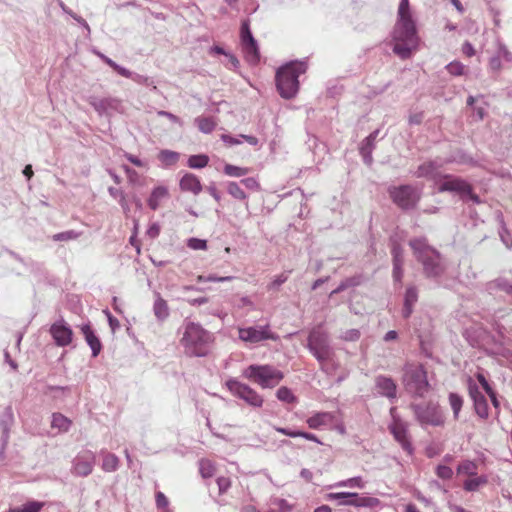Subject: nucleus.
I'll return each mask as SVG.
<instances>
[{"label":"nucleus","mask_w":512,"mask_h":512,"mask_svg":"<svg viewBox=\"0 0 512 512\" xmlns=\"http://www.w3.org/2000/svg\"><path fill=\"white\" fill-rule=\"evenodd\" d=\"M393 52L402 59H408L417 47L418 36L409 7V0H400L398 19L393 30Z\"/></svg>","instance_id":"f257e3e1"},{"label":"nucleus","mask_w":512,"mask_h":512,"mask_svg":"<svg viewBox=\"0 0 512 512\" xmlns=\"http://www.w3.org/2000/svg\"><path fill=\"white\" fill-rule=\"evenodd\" d=\"M413 254L423 267L424 275L429 279L437 280L447 271L448 264L442 254L429 245L424 237L414 238L409 241Z\"/></svg>","instance_id":"f03ea898"},{"label":"nucleus","mask_w":512,"mask_h":512,"mask_svg":"<svg viewBox=\"0 0 512 512\" xmlns=\"http://www.w3.org/2000/svg\"><path fill=\"white\" fill-rule=\"evenodd\" d=\"M180 344L186 355L190 357H205L209 354L214 342V335L199 323L185 320L180 330Z\"/></svg>","instance_id":"7ed1b4c3"},{"label":"nucleus","mask_w":512,"mask_h":512,"mask_svg":"<svg viewBox=\"0 0 512 512\" xmlns=\"http://www.w3.org/2000/svg\"><path fill=\"white\" fill-rule=\"evenodd\" d=\"M307 70L306 61H291L281 66L276 72V87L284 99H292L299 90V76Z\"/></svg>","instance_id":"20e7f679"},{"label":"nucleus","mask_w":512,"mask_h":512,"mask_svg":"<svg viewBox=\"0 0 512 512\" xmlns=\"http://www.w3.org/2000/svg\"><path fill=\"white\" fill-rule=\"evenodd\" d=\"M307 349L320 364L323 372H329L328 361H333L335 351L330 343V337L322 326H316L309 332L307 337Z\"/></svg>","instance_id":"39448f33"},{"label":"nucleus","mask_w":512,"mask_h":512,"mask_svg":"<svg viewBox=\"0 0 512 512\" xmlns=\"http://www.w3.org/2000/svg\"><path fill=\"white\" fill-rule=\"evenodd\" d=\"M402 383L407 393L422 398L430 390L427 372L421 364L407 363L403 367Z\"/></svg>","instance_id":"423d86ee"},{"label":"nucleus","mask_w":512,"mask_h":512,"mask_svg":"<svg viewBox=\"0 0 512 512\" xmlns=\"http://www.w3.org/2000/svg\"><path fill=\"white\" fill-rule=\"evenodd\" d=\"M436 190L439 193L457 194L463 201L470 200L474 204L481 203L479 196L473 192L472 185L465 179L452 174H444Z\"/></svg>","instance_id":"0eeeda50"},{"label":"nucleus","mask_w":512,"mask_h":512,"mask_svg":"<svg viewBox=\"0 0 512 512\" xmlns=\"http://www.w3.org/2000/svg\"><path fill=\"white\" fill-rule=\"evenodd\" d=\"M244 376L262 388H272L283 379V373L270 365H250L244 370Z\"/></svg>","instance_id":"6e6552de"},{"label":"nucleus","mask_w":512,"mask_h":512,"mask_svg":"<svg viewBox=\"0 0 512 512\" xmlns=\"http://www.w3.org/2000/svg\"><path fill=\"white\" fill-rule=\"evenodd\" d=\"M388 193L393 203L402 210L414 209L421 199V190L409 184L390 187Z\"/></svg>","instance_id":"1a4fd4ad"},{"label":"nucleus","mask_w":512,"mask_h":512,"mask_svg":"<svg viewBox=\"0 0 512 512\" xmlns=\"http://www.w3.org/2000/svg\"><path fill=\"white\" fill-rule=\"evenodd\" d=\"M416 420L421 426H442L445 422L440 406L434 402L411 404Z\"/></svg>","instance_id":"9d476101"},{"label":"nucleus","mask_w":512,"mask_h":512,"mask_svg":"<svg viewBox=\"0 0 512 512\" xmlns=\"http://www.w3.org/2000/svg\"><path fill=\"white\" fill-rule=\"evenodd\" d=\"M238 337L248 344H257L266 340L277 341L279 339V336L271 330L269 324L240 327L238 328Z\"/></svg>","instance_id":"9b49d317"},{"label":"nucleus","mask_w":512,"mask_h":512,"mask_svg":"<svg viewBox=\"0 0 512 512\" xmlns=\"http://www.w3.org/2000/svg\"><path fill=\"white\" fill-rule=\"evenodd\" d=\"M226 386L235 397L245 401L248 405L255 408L263 405V397L247 384L241 383L236 379H229L226 382Z\"/></svg>","instance_id":"f8f14e48"},{"label":"nucleus","mask_w":512,"mask_h":512,"mask_svg":"<svg viewBox=\"0 0 512 512\" xmlns=\"http://www.w3.org/2000/svg\"><path fill=\"white\" fill-rule=\"evenodd\" d=\"M450 162H451V160L443 161L441 159H435V160H430V161L424 162L418 166L414 175L417 178H427V179L431 180L434 183L435 187H437L441 178L444 175L440 172V169L443 167V165L445 163H450Z\"/></svg>","instance_id":"ddd939ff"},{"label":"nucleus","mask_w":512,"mask_h":512,"mask_svg":"<svg viewBox=\"0 0 512 512\" xmlns=\"http://www.w3.org/2000/svg\"><path fill=\"white\" fill-rule=\"evenodd\" d=\"M49 333L58 347H66L72 343L73 331L62 317L50 326Z\"/></svg>","instance_id":"4468645a"},{"label":"nucleus","mask_w":512,"mask_h":512,"mask_svg":"<svg viewBox=\"0 0 512 512\" xmlns=\"http://www.w3.org/2000/svg\"><path fill=\"white\" fill-rule=\"evenodd\" d=\"M468 393L473 401L474 411L481 419H487L489 417V406L486 397L480 392L477 384L472 380L468 379Z\"/></svg>","instance_id":"2eb2a0df"},{"label":"nucleus","mask_w":512,"mask_h":512,"mask_svg":"<svg viewBox=\"0 0 512 512\" xmlns=\"http://www.w3.org/2000/svg\"><path fill=\"white\" fill-rule=\"evenodd\" d=\"M95 454L91 451L79 453L73 460L72 473L76 476L86 477L93 471Z\"/></svg>","instance_id":"dca6fc26"},{"label":"nucleus","mask_w":512,"mask_h":512,"mask_svg":"<svg viewBox=\"0 0 512 512\" xmlns=\"http://www.w3.org/2000/svg\"><path fill=\"white\" fill-rule=\"evenodd\" d=\"M389 430L395 440L401 445L402 449L406 451L407 454L412 455L414 449L408 435L407 426L401 420H394L389 426Z\"/></svg>","instance_id":"f3484780"},{"label":"nucleus","mask_w":512,"mask_h":512,"mask_svg":"<svg viewBox=\"0 0 512 512\" xmlns=\"http://www.w3.org/2000/svg\"><path fill=\"white\" fill-rule=\"evenodd\" d=\"M89 104L100 115H110L112 112L117 111L120 106V101L116 98H98L90 97Z\"/></svg>","instance_id":"a211bd4d"},{"label":"nucleus","mask_w":512,"mask_h":512,"mask_svg":"<svg viewBox=\"0 0 512 512\" xmlns=\"http://www.w3.org/2000/svg\"><path fill=\"white\" fill-rule=\"evenodd\" d=\"M13 424H14L13 409L9 405L4 408V410L0 416V428L2 430V435H1L2 451L5 450V448L8 444L10 430H11V427L13 426Z\"/></svg>","instance_id":"6ab92c4d"},{"label":"nucleus","mask_w":512,"mask_h":512,"mask_svg":"<svg viewBox=\"0 0 512 512\" xmlns=\"http://www.w3.org/2000/svg\"><path fill=\"white\" fill-rule=\"evenodd\" d=\"M375 386L378 393L382 396H385L390 400L396 398L397 386L392 378L379 375L375 379Z\"/></svg>","instance_id":"aec40b11"},{"label":"nucleus","mask_w":512,"mask_h":512,"mask_svg":"<svg viewBox=\"0 0 512 512\" xmlns=\"http://www.w3.org/2000/svg\"><path fill=\"white\" fill-rule=\"evenodd\" d=\"M378 134L379 130H375L370 133L365 139L362 140L359 147V152L363 158V162L368 166H371L373 163L372 152L375 149V143Z\"/></svg>","instance_id":"412c9836"},{"label":"nucleus","mask_w":512,"mask_h":512,"mask_svg":"<svg viewBox=\"0 0 512 512\" xmlns=\"http://www.w3.org/2000/svg\"><path fill=\"white\" fill-rule=\"evenodd\" d=\"M334 414L331 412H317L307 418L306 423L311 429H321L329 426L334 421Z\"/></svg>","instance_id":"4be33fe9"},{"label":"nucleus","mask_w":512,"mask_h":512,"mask_svg":"<svg viewBox=\"0 0 512 512\" xmlns=\"http://www.w3.org/2000/svg\"><path fill=\"white\" fill-rule=\"evenodd\" d=\"M153 313L158 322H164L170 316L168 303L159 292H154Z\"/></svg>","instance_id":"5701e85b"},{"label":"nucleus","mask_w":512,"mask_h":512,"mask_svg":"<svg viewBox=\"0 0 512 512\" xmlns=\"http://www.w3.org/2000/svg\"><path fill=\"white\" fill-rule=\"evenodd\" d=\"M180 189L198 195L202 191L200 179L193 173H185L180 179Z\"/></svg>","instance_id":"b1692460"},{"label":"nucleus","mask_w":512,"mask_h":512,"mask_svg":"<svg viewBox=\"0 0 512 512\" xmlns=\"http://www.w3.org/2000/svg\"><path fill=\"white\" fill-rule=\"evenodd\" d=\"M418 301V289L416 286H409L406 289L405 295H404V304L402 309V316L403 318L407 319L411 316L413 313L414 305Z\"/></svg>","instance_id":"393cba45"},{"label":"nucleus","mask_w":512,"mask_h":512,"mask_svg":"<svg viewBox=\"0 0 512 512\" xmlns=\"http://www.w3.org/2000/svg\"><path fill=\"white\" fill-rule=\"evenodd\" d=\"M81 331L84 335V338L89 345V347L92 350V356L96 357L99 355L102 349V344L99 340V338L95 335L94 331L92 330L91 326L89 324H84L81 327Z\"/></svg>","instance_id":"a878e982"},{"label":"nucleus","mask_w":512,"mask_h":512,"mask_svg":"<svg viewBox=\"0 0 512 512\" xmlns=\"http://www.w3.org/2000/svg\"><path fill=\"white\" fill-rule=\"evenodd\" d=\"M486 290L490 294L500 290L505 292L507 295L512 296V282L505 277H498L486 284Z\"/></svg>","instance_id":"bb28decb"},{"label":"nucleus","mask_w":512,"mask_h":512,"mask_svg":"<svg viewBox=\"0 0 512 512\" xmlns=\"http://www.w3.org/2000/svg\"><path fill=\"white\" fill-rule=\"evenodd\" d=\"M168 195L169 192L165 186L155 187L147 200L149 208L154 211L157 210L160 206L161 201L167 198Z\"/></svg>","instance_id":"cd10ccee"},{"label":"nucleus","mask_w":512,"mask_h":512,"mask_svg":"<svg viewBox=\"0 0 512 512\" xmlns=\"http://www.w3.org/2000/svg\"><path fill=\"white\" fill-rule=\"evenodd\" d=\"M347 496L352 498V501H350L349 503L351 504L350 506L354 507L373 508L380 503L378 498L359 495L358 493H352V495Z\"/></svg>","instance_id":"c85d7f7f"},{"label":"nucleus","mask_w":512,"mask_h":512,"mask_svg":"<svg viewBox=\"0 0 512 512\" xmlns=\"http://www.w3.org/2000/svg\"><path fill=\"white\" fill-rule=\"evenodd\" d=\"M242 50L245 54L246 60L251 64H256L260 60L259 46L256 40L252 43H243Z\"/></svg>","instance_id":"c756f323"},{"label":"nucleus","mask_w":512,"mask_h":512,"mask_svg":"<svg viewBox=\"0 0 512 512\" xmlns=\"http://www.w3.org/2000/svg\"><path fill=\"white\" fill-rule=\"evenodd\" d=\"M194 124L200 132L210 134L216 127V122L212 117L199 116L194 119Z\"/></svg>","instance_id":"7c9ffc66"},{"label":"nucleus","mask_w":512,"mask_h":512,"mask_svg":"<svg viewBox=\"0 0 512 512\" xmlns=\"http://www.w3.org/2000/svg\"><path fill=\"white\" fill-rule=\"evenodd\" d=\"M101 454H103L102 469L105 472H114L119 468L120 460L118 456L104 451H101Z\"/></svg>","instance_id":"2f4dec72"},{"label":"nucleus","mask_w":512,"mask_h":512,"mask_svg":"<svg viewBox=\"0 0 512 512\" xmlns=\"http://www.w3.org/2000/svg\"><path fill=\"white\" fill-rule=\"evenodd\" d=\"M158 158L165 167H170L178 162L180 154L178 152L165 149L160 151Z\"/></svg>","instance_id":"473e14b6"},{"label":"nucleus","mask_w":512,"mask_h":512,"mask_svg":"<svg viewBox=\"0 0 512 512\" xmlns=\"http://www.w3.org/2000/svg\"><path fill=\"white\" fill-rule=\"evenodd\" d=\"M51 426L52 428H57L60 432H67L71 426V421L61 413H54Z\"/></svg>","instance_id":"72a5a7b5"},{"label":"nucleus","mask_w":512,"mask_h":512,"mask_svg":"<svg viewBox=\"0 0 512 512\" xmlns=\"http://www.w3.org/2000/svg\"><path fill=\"white\" fill-rule=\"evenodd\" d=\"M45 503L40 501H28L20 507L10 508L6 512H40Z\"/></svg>","instance_id":"f704fd0d"},{"label":"nucleus","mask_w":512,"mask_h":512,"mask_svg":"<svg viewBox=\"0 0 512 512\" xmlns=\"http://www.w3.org/2000/svg\"><path fill=\"white\" fill-rule=\"evenodd\" d=\"M488 482L487 476H478L472 479H467L463 483V488L467 492H474L479 489L480 486L486 485Z\"/></svg>","instance_id":"c9c22d12"},{"label":"nucleus","mask_w":512,"mask_h":512,"mask_svg":"<svg viewBox=\"0 0 512 512\" xmlns=\"http://www.w3.org/2000/svg\"><path fill=\"white\" fill-rule=\"evenodd\" d=\"M227 192L233 198L244 201L247 199V194L241 187L240 182L230 181L227 183Z\"/></svg>","instance_id":"e433bc0d"},{"label":"nucleus","mask_w":512,"mask_h":512,"mask_svg":"<svg viewBox=\"0 0 512 512\" xmlns=\"http://www.w3.org/2000/svg\"><path fill=\"white\" fill-rule=\"evenodd\" d=\"M209 157L205 154L191 155L187 165L192 169H201L208 165Z\"/></svg>","instance_id":"4c0bfd02"},{"label":"nucleus","mask_w":512,"mask_h":512,"mask_svg":"<svg viewBox=\"0 0 512 512\" xmlns=\"http://www.w3.org/2000/svg\"><path fill=\"white\" fill-rule=\"evenodd\" d=\"M448 399L451 409L453 411V417L454 419H458L459 413L463 406V398L459 394L451 392L448 396Z\"/></svg>","instance_id":"58836bf2"},{"label":"nucleus","mask_w":512,"mask_h":512,"mask_svg":"<svg viewBox=\"0 0 512 512\" xmlns=\"http://www.w3.org/2000/svg\"><path fill=\"white\" fill-rule=\"evenodd\" d=\"M478 466L474 461L464 460L457 467L458 474H465L468 476H475L477 474Z\"/></svg>","instance_id":"ea45409f"},{"label":"nucleus","mask_w":512,"mask_h":512,"mask_svg":"<svg viewBox=\"0 0 512 512\" xmlns=\"http://www.w3.org/2000/svg\"><path fill=\"white\" fill-rule=\"evenodd\" d=\"M347 495H352V492L328 493L326 498L329 501H337L338 505L350 506L351 504L349 502L352 501V498Z\"/></svg>","instance_id":"a19ab883"},{"label":"nucleus","mask_w":512,"mask_h":512,"mask_svg":"<svg viewBox=\"0 0 512 512\" xmlns=\"http://www.w3.org/2000/svg\"><path fill=\"white\" fill-rule=\"evenodd\" d=\"M95 53L104 63H106L109 67H111L119 75H129L127 68L120 66L115 61H113L111 58L107 57L106 55H104L101 52L97 51Z\"/></svg>","instance_id":"79ce46f5"},{"label":"nucleus","mask_w":512,"mask_h":512,"mask_svg":"<svg viewBox=\"0 0 512 512\" xmlns=\"http://www.w3.org/2000/svg\"><path fill=\"white\" fill-rule=\"evenodd\" d=\"M240 40L241 44L243 43H252V41L256 40L252 35L250 29V21L248 19L243 20L240 28Z\"/></svg>","instance_id":"37998d69"},{"label":"nucleus","mask_w":512,"mask_h":512,"mask_svg":"<svg viewBox=\"0 0 512 512\" xmlns=\"http://www.w3.org/2000/svg\"><path fill=\"white\" fill-rule=\"evenodd\" d=\"M81 234V232L75 230H67L54 234L52 236V240L55 242L76 240L81 236Z\"/></svg>","instance_id":"c03bdc74"},{"label":"nucleus","mask_w":512,"mask_h":512,"mask_svg":"<svg viewBox=\"0 0 512 512\" xmlns=\"http://www.w3.org/2000/svg\"><path fill=\"white\" fill-rule=\"evenodd\" d=\"M276 396L279 401H282L285 403H296L297 402V398L292 393L291 389H289L288 387H285V386L280 387L277 390Z\"/></svg>","instance_id":"a18cd8bd"},{"label":"nucleus","mask_w":512,"mask_h":512,"mask_svg":"<svg viewBox=\"0 0 512 512\" xmlns=\"http://www.w3.org/2000/svg\"><path fill=\"white\" fill-rule=\"evenodd\" d=\"M224 173L230 177H242L248 174L249 169L245 167H239L232 164H226L223 169Z\"/></svg>","instance_id":"49530a36"},{"label":"nucleus","mask_w":512,"mask_h":512,"mask_svg":"<svg viewBox=\"0 0 512 512\" xmlns=\"http://www.w3.org/2000/svg\"><path fill=\"white\" fill-rule=\"evenodd\" d=\"M335 487H349L362 489L365 487V482L363 481L362 477L356 476L336 483Z\"/></svg>","instance_id":"de8ad7c7"},{"label":"nucleus","mask_w":512,"mask_h":512,"mask_svg":"<svg viewBox=\"0 0 512 512\" xmlns=\"http://www.w3.org/2000/svg\"><path fill=\"white\" fill-rule=\"evenodd\" d=\"M199 470L203 478H210L214 475L215 468L210 460L202 459L199 462Z\"/></svg>","instance_id":"09e8293b"},{"label":"nucleus","mask_w":512,"mask_h":512,"mask_svg":"<svg viewBox=\"0 0 512 512\" xmlns=\"http://www.w3.org/2000/svg\"><path fill=\"white\" fill-rule=\"evenodd\" d=\"M496 53L501 58V60L503 59L507 63H512V52L509 51V49L503 42H501V41L497 42Z\"/></svg>","instance_id":"8fccbe9b"},{"label":"nucleus","mask_w":512,"mask_h":512,"mask_svg":"<svg viewBox=\"0 0 512 512\" xmlns=\"http://www.w3.org/2000/svg\"><path fill=\"white\" fill-rule=\"evenodd\" d=\"M391 254L393 258V264H404L403 248L398 243H393Z\"/></svg>","instance_id":"3c124183"},{"label":"nucleus","mask_w":512,"mask_h":512,"mask_svg":"<svg viewBox=\"0 0 512 512\" xmlns=\"http://www.w3.org/2000/svg\"><path fill=\"white\" fill-rule=\"evenodd\" d=\"M187 246L192 250H206L207 241L192 237L187 240Z\"/></svg>","instance_id":"603ef678"},{"label":"nucleus","mask_w":512,"mask_h":512,"mask_svg":"<svg viewBox=\"0 0 512 512\" xmlns=\"http://www.w3.org/2000/svg\"><path fill=\"white\" fill-rule=\"evenodd\" d=\"M232 279H233L232 276L217 277L215 275H209V276L199 275L197 277V282H199V283H203V282H228V281H231Z\"/></svg>","instance_id":"864d4df0"},{"label":"nucleus","mask_w":512,"mask_h":512,"mask_svg":"<svg viewBox=\"0 0 512 512\" xmlns=\"http://www.w3.org/2000/svg\"><path fill=\"white\" fill-rule=\"evenodd\" d=\"M435 472H436V475L443 480H449L453 476V470L449 466H446V465H438L436 467Z\"/></svg>","instance_id":"5fc2aeb1"},{"label":"nucleus","mask_w":512,"mask_h":512,"mask_svg":"<svg viewBox=\"0 0 512 512\" xmlns=\"http://www.w3.org/2000/svg\"><path fill=\"white\" fill-rule=\"evenodd\" d=\"M446 70L451 75L460 76L464 73V65L460 62L454 61L446 66Z\"/></svg>","instance_id":"6e6d98bb"},{"label":"nucleus","mask_w":512,"mask_h":512,"mask_svg":"<svg viewBox=\"0 0 512 512\" xmlns=\"http://www.w3.org/2000/svg\"><path fill=\"white\" fill-rule=\"evenodd\" d=\"M241 185H243L246 189L250 191H259L260 184L258 180L254 177H247L240 181Z\"/></svg>","instance_id":"4d7b16f0"},{"label":"nucleus","mask_w":512,"mask_h":512,"mask_svg":"<svg viewBox=\"0 0 512 512\" xmlns=\"http://www.w3.org/2000/svg\"><path fill=\"white\" fill-rule=\"evenodd\" d=\"M288 280V273H282L276 276L268 285V290H277L282 284Z\"/></svg>","instance_id":"13d9d810"},{"label":"nucleus","mask_w":512,"mask_h":512,"mask_svg":"<svg viewBox=\"0 0 512 512\" xmlns=\"http://www.w3.org/2000/svg\"><path fill=\"white\" fill-rule=\"evenodd\" d=\"M499 236L503 244L508 248L512 249V237L507 228L503 225L499 231Z\"/></svg>","instance_id":"bf43d9fd"},{"label":"nucleus","mask_w":512,"mask_h":512,"mask_svg":"<svg viewBox=\"0 0 512 512\" xmlns=\"http://www.w3.org/2000/svg\"><path fill=\"white\" fill-rule=\"evenodd\" d=\"M360 331L358 329H349L343 332L340 338L344 341H357L360 338Z\"/></svg>","instance_id":"052dcab7"},{"label":"nucleus","mask_w":512,"mask_h":512,"mask_svg":"<svg viewBox=\"0 0 512 512\" xmlns=\"http://www.w3.org/2000/svg\"><path fill=\"white\" fill-rule=\"evenodd\" d=\"M155 501H156L157 508L163 509V510L168 509L167 507H168L169 501L163 492L158 491L156 493Z\"/></svg>","instance_id":"680f3d73"},{"label":"nucleus","mask_w":512,"mask_h":512,"mask_svg":"<svg viewBox=\"0 0 512 512\" xmlns=\"http://www.w3.org/2000/svg\"><path fill=\"white\" fill-rule=\"evenodd\" d=\"M501 68H502L501 58L498 56L497 53H495V55L489 59V69L492 72L498 73V72H500Z\"/></svg>","instance_id":"e2e57ef3"},{"label":"nucleus","mask_w":512,"mask_h":512,"mask_svg":"<svg viewBox=\"0 0 512 512\" xmlns=\"http://www.w3.org/2000/svg\"><path fill=\"white\" fill-rule=\"evenodd\" d=\"M128 73H129V75H122V76L125 77V78H130V79H132L134 82H136L138 84L148 85V83H149V78L148 77L140 75V74H137V73H134V72H132L130 70H128Z\"/></svg>","instance_id":"0e129e2a"},{"label":"nucleus","mask_w":512,"mask_h":512,"mask_svg":"<svg viewBox=\"0 0 512 512\" xmlns=\"http://www.w3.org/2000/svg\"><path fill=\"white\" fill-rule=\"evenodd\" d=\"M273 429L275 431H277L278 433H281V434L286 435L291 438H296V437H299V435H300V430H293L290 428H284V427H280V426H273Z\"/></svg>","instance_id":"69168bd1"},{"label":"nucleus","mask_w":512,"mask_h":512,"mask_svg":"<svg viewBox=\"0 0 512 512\" xmlns=\"http://www.w3.org/2000/svg\"><path fill=\"white\" fill-rule=\"evenodd\" d=\"M158 115L162 116V117H166L172 123H175V124L179 125L180 127H182L184 125L183 121L178 116L174 115L171 112L161 110L158 112Z\"/></svg>","instance_id":"338daca9"},{"label":"nucleus","mask_w":512,"mask_h":512,"mask_svg":"<svg viewBox=\"0 0 512 512\" xmlns=\"http://www.w3.org/2000/svg\"><path fill=\"white\" fill-rule=\"evenodd\" d=\"M217 485L219 488V493L223 494L230 488L231 482H230V479L227 477H218Z\"/></svg>","instance_id":"774afa93"}]
</instances>
